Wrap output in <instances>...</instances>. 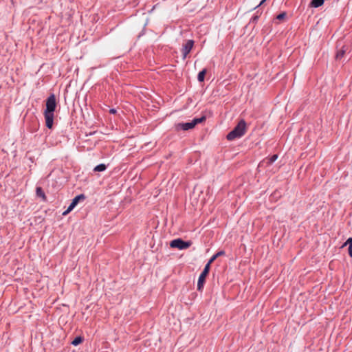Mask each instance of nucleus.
<instances>
[{
  "mask_svg": "<svg viewBox=\"0 0 352 352\" xmlns=\"http://www.w3.org/2000/svg\"><path fill=\"white\" fill-rule=\"evenodd\" d=\"M56 107V96L54 94L50 95L46 100V108L44 111L46 126L51 129L53 127L54 111Z\"/></svg>",
  "mask_w": 352,
  "mask_h": 352,
  "instance_id": "obj_1",
  "label": "nucleus"
},
{
  "mask_svg": "<svg viewBox=\"0 0 352 352\" xmlns=\"http://www.w3.org/2000/svg\"><path fill=\"white\" fill-rule=\"evenodd\" d=\"M247 131V124L244 120H241L236 126L227 135V140L232 141L241 138Z\"/></svg>",
  "mask_w": 352,
  "mask_h": 352,
  "instance_id": "obj_2",
  "label": "nucleus"
},
{
  "mask_svg": "<svg viewBox=\"0 0 352 352\" xmlns=\"http://www.w3.org/2000/svg\"><path fill=\"white\" fill-rule=\"evenodd\" d=\"M344 245H349V254L352 257V237H350L346 240Z\"/></svg>",
  "mask_w": 352,
  "mask_h": 352,
  "instance_id": "obj_12",
  "label": "nucleus"
},
{
  "mask_svg": "<svg viewBox=\"0 0 352 352\" xmlns=\"http://www.w3.org/2000/svg\"><path fill=\"white\" fill-rule=\"evenodd\" d=\"M344 50L338 51L336 56V59H340L344 56Z\"/></svg>",
  "mask_w": 352,
  "mask_h": 352,
  "instance_id": "obj_18",
  "label": "nucleus"
},
{
  "mask_svg": "<svg viewBox=\"0 0 352 352\" xmlns=\"http://www.w3.org/2000/svg\"><path fill=\"white\" fill-rule=\"evenodd\" d=\"M109 113L111 114H115L116 113V110L115 109H111L109 110Z\"/></svg>",
  "mask_w": 352,
  "mask_h": 352,
  "instance_id": "obj_20",
  "label": "nucleus"
},
{
  "mask_svg": "<svg viewBox=\"0 0 352 352\" xmlns=\"http://www.w3.org/2000/svg\"><path fill=\"white\" fill-rule=\"evenodd\" d=\"M266 0H262L260 3L256 7V8H258L260 6H261Z\"/></svg>",
  "mask_w": 352,
  "mask_h": 352,
  "instance_id": "obj_21",
  "label": "nucleus"
},
{
  "mask_svg": "<svg viewBox=\"0 0 352 352\" xmlns=\"http://www.w3.org/2000/svg\"><path fill=\"white\" fill-rule=\"evenodd\" d=\"M261 14V13H259V10H258L256 12V14L254 16H253L252 18L251 19V21L252 23H256L260 17Z\"/></svg>",
  "mask_w": 352,
  "mask_h": 352,
  "instance_id": "obj_16",
  "label": "nucleus"
},
{
  "mask_svg": "<svg viewBox=\"0 0 352 352\" xmlns=\"http://www.w3.org/2000/svg\"><path fill=\"white\" fill-rule=\"evenodd\" d=\"M324 0H311L310 5L314 8H318L324 3Z\"/></svg>",
  "mask_w": 352,
  "mask_h": 352,
  "instance_id": "obj_10",
  "label": "nucleus"
},
{
  "mask_svg": "<svg viewBox=\"0 0 352 352\" xmlns=\"http://www.w3.org/2000/svg\"><path fill=\"white\" fill-rule=\"evenodd\" d=\"M85 199V196L82 194L75 197L72 199V201L70 204V205L69 206V207L67 208V209L63 212V214L65 215L67 213H69V212H71L76 207V206L78 204V201L80 199Z\"/></svg>",
  "mask_w": 352,
  "mask_h": 352,
  "instance_id": "obj_6",
  "label": "nucleus"
},
{
  "mask_svg": "<svg viewBox=\"0 0 352 352\" xmlns=\"http://www.w3.org/2000/svg\"><path fill=\"white\" fill-rule=\"evenodd\" d=\"M107 168V166L104 164H100L97 165L94 168V171L95 172H102L104 171Z\"/></svg>",
  "mask_w": 352,
  "mask_h": 352,
  "instance_id": "obj_13",
  "label": "nucleus"
},
{
  "mask_svg": "<svg viewBox=\"0 0 352 352\" xmlns=\"http://www.w3.org/2000/svg\"><path fill=\"white\" fill-rule=\"evenodd\" d=\"M286 17L285 12H281L276 16V19L278 20H283Z\"/></svg>",
  "mask_w": 352,
  "mask_h": 352,
  "instance_id": "obj_19",
  "label": "nucleus"
},
{
  "mask_svg": "<svg viewBox=\"0 0 352 352\" xmlns=\"http://www.w3.org/2000/svg\"><path fill=\"white\" fill-rule=\"evenodd\" d=\"M226 252L225 251L223 250H221V251H219L218 252H217L215 254H214L210 258V260L208 261V262L207 263V265H208L209 266L211 265V264L219 257V256H223V255H225Z\"/></svg>",
  "mask_w": 352,
  "mask_h": 352,
  "instance_id": "obj_8",
  "label": "nucleus"
},
{
  "mask_svg": "<svg viewBox=\"0 0 352 352\" xmlns=\"http://www.w3.org/2000/svg\"><path fill=\"white\" fill-rule=\"evenodd\" d=\"M194 45V41L192 40H188L182 48V54L183 59H186L188 54L190 53Z\"/></svg>",
  "mask_w": 352,
  "mask_h": 352,
  "instance_id": "obj_5",
  "label": "nucleus"
},
{
  "mask_svg": "<svg viewBox=\"0 0 352 352\" xmlns=\"http://www.w3.org/2000/svg\"><path fill=\"white\" fill-rule=\"evenodd\" d=\"M277 158H278V155H276V154L273 155L268 159V164H272L277 160Z\"/></svg>",
  "mask_w": 352,
  "mask_h": 352,
  "instance_id": "obj_17",
  "label": "nucleus"
},
{
  "mask_svg": "<svg viewBox=\"0 0 352 352\" xmlns=\"http://www.w3.org/2000/svg\"><path fill=\"white\" fill-rule=\"evenodd\" d=\"M204 120H206V117L205 116H202V117L199 118H195L192 122L193 124H195V126L197 124L201 123Z\"/></svg>",
  "mask_w": 352,
  "mask_h": 352,
  "instance_id": "obj_15",
  "label": "nucleus"
},
{
  "mask_svg": "<svg viewBox=\"0 0 352 352\" xmlns=\"http://www.w3.org/2000/svg\"><path fill=\"white\" fill-rule=\"evenodd\" d=\"M36 194L37 197H41L43 200H45L46 197H45V192L43 190L41 187H40V186L36 187Z\"/></svg>",
  "mask_w": 352,
  "mask_h": 352,
  "instance_id": "obj_9",
  "label": "nucleus"
},
{
  "mask_svg": "<svg viewBox=\"0 0 352 352\" xmlns=\"http://www.w3.org/2000/svg\"><path fill=\"white\" fill-rule=\"evenodd\" d=\"M207 72L206 69H204L201 72H199L197 76V80L199 82H201L204 80L206 74Z\"/></svg>",
  "mask_w": 352,
  "mask_h": 352,
  "instance_id": "obj_11",
  "label": "nucleus"
},
{
  "mask_svg": "<svg viewBox=\"0 0 352 352\" xmlns=\"http://www.w3.org/2000/svg\"><path fill=\"white\" fill-rule=\"evenodd\" d=\"M192 245V242L185 241L183 239L179 238L174 239L170 241V246L173 248H177L179 250H186Z\"/></svg>",
  "mask_w": 352,
  "mask_h": 352,
  "instance_id": "obj_3",
  "label": "nucleus"
},
{
  "mask_svg": "<svg viewBox=\"0 0 352 352\" xmlns=\"http://www.w3.org/2000/svg\"><path fill=\"white\" fill-rule=\"evenodd\" d=\"M210 266H209L208 265L206 264L204 267V270L199 275V277L198 279V283H197V290L199 292H201L203 290L206 278L210 272Z\"/></svg>",
  "mask_w": 352,
  "mask_h": 352,
  "instance_id": "obj_4",
  "label": "nucleus"
},
{
  "mask_svg": "<svg viewBox=\"0 0 352 352\" xmlns=\"http://www.w3.org/2000/svg\"><path fill=\"white\" fill-rule=\"evenodd\" d=\"M83 341V339L82 337L80 336H77L76 337L73 341L72 342V344L74 345V346H77L78 344H80V343H82Z\"/></svg>",
  "mask_w": 352,
  "mask_h": 352,
  "instance_id": "obj_14",
  "label": "nucleus"
},
{
  "mask_svg": "<svg viewBox=\"0 0 352 352\" xmlns=\"http://www.w3.org/2000/svg\"><path fill=\"white\" fill-rule=\"evenodd\" d=\"M175 127L176 131H188L189 129H193L195 127V124H193L192 122L186 123H178L175 124Z\"/></svg>",
  "mask_w": 352,
  "mask_h": 352,
  "instance_id": "obj_7",
  "label": "nucleus"
}]
</instances>
